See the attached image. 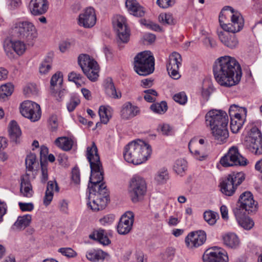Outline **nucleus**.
Returning a JSON list of instances; mask_svg holds the SVG:
<instances>
[{
  "label": "nucleus",
  "mask_w": 262,
  "mask_h": 262,
  "mask_svg": "<svg viewBox=\"0 0 262 262\" xmlns=\"http://www.w3.org/2000/svg\"><path fill=\"white\" fill-rule=\"evenodd\" d=\"M219 22L225 32H219L218 36L221 42L226 47L233 49L237 47L238 40L234 34L243 27L244 20L242 16L230 6L225 7L219 16Z\"/></svg>",
  "instance_id": "f257e3e1"
},
{
  "label": "nucleus",
  "mask_w": 262,
  "mask_h": 262,
  "mask_svg": "<svg viewBox=\"0 0 262 262\" xmlns=\"http://www.w3.org/2000/svg\"><path fill=\"white\" fill-rule=\"evenodd\" d=\"M213 74L219 84L230 87L239 83L242 71L240 64L234 58L225 56L219 58L215 62Z\"/></svg>",
  "instance_id": "f03ea898"
},
{
  "label": "nucleus",
  "mask_w": 262,
  "mask_h": 262,
  "mask_svg": "<svg viewBox=\"0 0 262 262\" xmlns=\"http://www.w3.org/2000/svg\"><path fill=\"white\" fill-rule=\"evenodd\" d=\"M151 153L152 148L149 144L142 140L137 139L126 145L123 155L127 162L139 165L146 161Z\"/></svg>",
  "instance_id": "7ed1b4c3"
},
{
  "label": "nucleus",
  "mask_w": 262,
  "mask_h": 262,
  "mask_svg": "<svg viewBox=\"0 0 262 262\" xmlns=\"http://www.w3.org/2000/svg\"><path fill=\"white\" fill-rule=\"evenodd\" d=\"M86 157L90 163L91 174L90 178V184H89V189L93 186H101L105 185L104 183H100L103 180V170L102 164L100 160L98 149L95 142H93L91 147L86 148Z\"/></svg>",
  "instance_id": "20e7f679"
},
{
  "label": "nucleus",
  "mask_w": 262,
  "mask_h": 262,
  "mask_svg": "<svg viewBox=\"0 0 262 262\" xmlns=\"http://www.w3.org/2000/svg\"><path fill=\"white\" fill-rule=\"evenodd\" d=\"M88 205L92 210L97 211L106 206L109 199V191L105 185L92 187L89 189Z\"/></svg>",
  "instance_id": "39448f33"
},
{
  "label": "nucleus",
  "mask_w": 262,
  "mask_h": 262,
  "mask_svg": "<svg viewBox=\"0 0 262 262\" xmlns=\"http://www.w3.org/2000/svg\"><path fill=\"white\" fill-rule=\"evenodd\" d=\"M206 125L212 131H228V117L221 110L212 109L205 115Z\"/></svg>",
  "instance_id": "423d86ee"
},
{
  "label": "nucleus",
  "mask_w": 262,
  "mask_h": 262,
  "mask_svg": "<svg viewBox=\"0 0 262 262\" xmlns=\"http://www.w3.org/2000/svg\"><path fill=\"white\" fill-rule=\"evenodd\" d=\"M134 68L139 75L147 76L154 71L155 59L151 53L145 51L138 53L134 58Z\"/></svg>",
  "instance_id": "0eeeda50"
},
{
  "label": "nucleus",
  "mask_w": 262,
  "mask_h": 262,
  "mask_svg": "<svg viewBox=\"0 0 262 262\" xmlns=\"http://www.w3.org/2000/svg\"><path fill=\"white\" fill-rule=\"evenodd\" d=\"M12 31L14 35L26 41H31L37 36L35 26L28 21L15 22L12 27Z\"/></svg>",
  "instance_id": "6e6552de"
},
{
  "label": "nucleus",
  "mask_w": 262,
  "mask_h": 262,
  "mask_svg": "<svg viewBox=\"0 0 262 262\" xmlns=\"http://www.w3.org/2000/svg\"><path fill=\"white\" fill-rule=\"evenodd\" d=\"M128 192L132 201L137 203L141 200L146 192L145 180L138 176L133 177L129 184Z\"/></svg>",
  "instance_id": "1a4fd4ad"
},
{
  "label": "nucleus",
  "mask_w": 262,
  "mask_h": 262,
  "mask_svg": "<svg viewBox=\"0 0 262 262\" xmlns=\"http://www.w3.org/2000/svg\"><path fill=\"white\" fill-rule=\"evenodd\" d=\"M220 163L224 167H229L237 165L245 166L247 165L248 161L239 154L237 147L232 146L221 158Z\"/></svg>",
  "instance_id": "9d476101"
},
{
  "label": "nucleus",
  "mask_w": 262,
  "mask_h": 262,
  "mask_svg": "<svg viewBox=\"0 0 262 262\" xmlns=\"http://www.w3.org/2000/svg\"><path fill=\"white\" fill-rule=\"evenodd\" d=\"M20 112L23 116L32 122L39 120L41 115L40 105L30 100L25 101L21 104Z\"/></svg>",
  "instance_id": "9b49d317"
},
{
  "label": "nucleus",
  "mask_w": 262,
  "mask_h": 262,
  "mask_svg": "<svg viewBox=\"0 0 262 262\" xmlns=\"http://www.w3.org/2000/svg\"><path fill=\"white\" fill-rule=\"evenodd\" d=\"M113 24L117 32L118 43H127L129 39L130 33L125 17L121 15L117 16L114 18Z\"/></svg>",
  "instance_id": "f8f14e48"
},
{
  "label": "nucleus",
  "mask_w": 262,
  "mask_h": 262,
  "mask_svg": "<svg viewBox=\"0 0 262 262\" xmlns=\"http://www.w3.org/2000/svg\"><path fill=\"white\" fill-rule=\"evenodd\" d=\"M204 262H228L227 253L221 248L207 249L203 255Z\"/></svg>",
  "instance_id": "ddd939ff"
},
{
  "label": "nucleus",
  "mask_w": 262,
  "mask_h": 262,
  "mask_svg": "<svg viewBox=\"0 0 262 262\" xmlns=\"http://www.w3.org/2000/svg\"><path fill=\"white\" fill-rule=\"evenodd\" d=\"M182 61L181 55L177 52H173L169 57L167 70L169 75L173 79H178L181 77L179 69Z\"/></svg>",
  "instance_id": "4468645a"
},
{
  "label": "nucleus",
  "mask_w": 262,
  "mask_h": 262,
  "mask_svg": "<svg viewBox=\"0 0 262 262\" xmlns=\"http://www.w3.org/2000/svg\"><path fill=\"white\" fill-rule=\"evenodd\" d=\"M245 141L249 143L250 150L255 155L262 154V135L261 132H249Z\"/></svg>",
  "instance_id": "2eb2a0df"
},
{
  "label": "nucleus",
  "mask_w": 262,
  "mask_h": 262,
  "mask_svg": "<svg viewBox=\"0 0 262 262\" xmlns=\"http://www.w3.org/2000/svg\"><path fill=\"white\" fill-rule=\"evenodd\" d=\"M237 202L244 206L249 214L255 213L258 210V203L254 200L253 194L250 191L242 193Z\"/></svg>",
  "instance_id": "dca6fc26"
},
{
  "label": "nucleus",
  "mask_w": 262,
  "mask_h": 262,
  "mask_svg": "<svg viewBox=\"0 0 262 262\" xmlns=\"http://www.w3.org/2000/svg\"><path fill=\"white\" fill-rule=\"evenodd\" d=\"M134 221V215L132 211H127L121 217L117 226L120 234H126L131 230Z\"/></svg>",
  "instance_id": "f3484780"
},
{
  "label": "nucleus",
  "mask_w": 262,
  "mask_h": 262,
  "mask_svg": "<svg viewBox=\"0 0 262 262\" xmlns=\"http://www.w3.org/2000/svg\"><path fill=\"white\" fill-rule=\"evenodd\" d=\"M206 234L205 231L199 230L193 231L188 234L185 238L186 246L190 248L198 247L205 242Z\"/></svg>",
  "instance_id": "a211bd4d"
},
{
  "label": "nucleus",
  "mask_w": 262,
  "mask_h": 262,
  "mask_svg": "<svg viewBox=\"0 0 262 262\" xmlns=\"http://www.w3.org/2000/svg\"><path fill=\"white\" fill-rule=\"evenodd\" d=\"M79 25L86 28L93 27L96 22V16L94 9L87 8L79 16Z\"/></svg>",
  "instance_id": "6ab92c4d"
},
{
  "label": "nucleus",
  "mask_w": 262,
  "mask_h": 262,
  "mask_svg": "<svg viewBox=\"0 0 262 262\" xmlns=\"http://www.w3.org/2000/svg\"><path fill=\"white\" fill-rule=\"evenodd\" d=\"M88 78L92 81H95L99 76V68L97 62L93 58L91 62H88L85 69H81Z\"/></svg>",
  "instance_id": "aec40b11"
},
{
  "label": "nucleus",
  "mask_w": 262,
  "mask_h": 262,
  "mask_svg": "<svg viewBox=\"0 0 262 262\" xmlns=\"http://www.w3.org/2000/svg\"><path fill=\"white\" fill-rule=\"evenodd\" d=\"M88 78L92 81H95L99 76V68L97 62L93 58L91 62H88L85 69H81Z\"/></svg>",
  "instance_id": "412c9836"
},
{
  "label": "nucleus",
  "mask_w": 262,
  "mask_h": 262,
  "mask_svg": "<svg viewBox=\"0 0 262 262\" xmlns=\"http://www.w3.org/2000/svg\"><path fill=\"white\" fill-rule=\"evenodd\" d=\"M30 10L34 15H39L45 13L48 9L47 0H31L29 4Z\"/></svg>",
  "instance_id": "4be33fe9"
},
{
  "label": "nucleus",
  "mask_w": 262,
  "mask_h": 262,
  "mask_svg": "<svg viewBox=\"0 0 262 262\" xmlns=\"http://www.w3.org/2000/svg\"><path fill=\"white\" fill-rule=\"evenodd\" d=\"M9 46L19 56L23 55L26 50V46L24 41L21 40L10 41L9 45H4L5 52L10 58L13 57V53L10 50Z\"/></svg>",
  "instance_id": "5701e85b"
},
{
  "label": "nucleus",
  "mask_w": 262,
  "mask_h": 262,
  "mask_svg": "<svg viewBox=\"0 0 262 262\" xmlns=\"http://www.w3.org/2000/svg\"><path fill=\"white\" fill-rule=\"evenodd\" d=\"M140 113V109L137 106L132 105L129 102L125 103L121 111V116L124 120H129Z\"/></svg>",
  "instance_id": "b1692460"
},
{
  "label": "nucleus",
  "mask_w": 262,
  "mask_h": 262,
  "mask_svg": "<svg viewBox=\"0 0 262 262\" xmlns=\"http://www.w3.org/2000/svg\"><path fill=\"white\" fill-rule=\"evenodd\" d=\"M220 186L221 192L227 196L232 195L237 188L233 183V179H230L227 176L222 179Z\"/></svg>",
  "instance_id": "393cba45"
},
{
  "label": "nucleus",
  "mask_w": 262,
  "mask_h": 262,
  "mask_svg": "<svg viewBox=\"0 0 262 262\" xmlns=\"http://www.w3.org/2000/svg\"><path fill=\"white\" fill-rule=\"evenodd\" d=\"M125 6L128 12L137 17H142L145 14L144 8L136 0H126Z\"/></svg>",
  "instance_id": "a878e982"
},
{
  "label": "nucleus",
  "mask_w": 262,
  "mask_h": 262,
  "mask_svg": "<svg viewBox=\"0 0 262 262\" xmlns=\"http://www.w3.org/2000/svg\"><path fill=\"white\" fill-rule=\"evenodd\" d=\"M29 174L27 173L21 178L20 192L25 197L31 198L33 195L32 186L31 184Z\"/></svg>",
  "instance_id": "bb28decb"
},
{
  "label": "nucleus",
  "mask_w": 262,
  "mask_h": 262,
  "mask_svg": "<svg viewBox=\"0 0 262 262\" xmlns=\"http://www.w3.org/2000/svg\"><path fill=\"white\" fill-rule=\"evenodd\" d=\"M54 190L56 192H58L59 188L56 181H49L48 182L47 189L45 192V195L43 198V204L47 206L52 201Z\"/></svg>",
  "instance_id": "cd10ccee"
},
{
  "label": "nucleus",
  "mask_w": 262,
  "mask_h": 262,
  "mask_svg": "<svg viewBox=\"0 0 262 262\" xmlns=\"http://www.w3.org/2000/svg\"><path fill=\"white\" fill-rule=\"evenodd\" d=\"M224 245L228 248L236 249L240 244V241L237 235L232 232L225 234L222 237Z\"/></svg>",
  "instance_id": "c85d7f7f"
},
{
  "label": "nucleus",
  "mask_w": 262,
  "mask_h": 262,
  "mask_svg": "<svg viewBox=\"0 0 262 262\" xmlns=\"http://www.w3.org/2000/svg\"><path fill=\"white\" fill-rule=\"evenodd\" d=\"M104 87L105 93L110 97L113 98H119L121 97L120 92H117L113 80L110 77H107L104 81Z\"/></svg>",
  "instance_id": "c756f323"
},
{
  "label": "nucleus",
  "mask_w": 262,
  "mask_h": 262,
  "mask_svg": "<svg viewBox=\"0 0 262 262\" xmlns=\"http://www.w3.org/2000/svg\"><path fill=\"white\" fill-rule=\"evenodd\" d=\"M197 143V138L192 139L188 144L189 151L196 159L200 161L204 160L207 157V155L200 151V149L196 146Z\"/></svg>",
  "instance_id": "7c9ffc66"
},
{
  "label": "nucleus",
  "mask_w": 262,
  "mask_h": 262,
  "mask_svg": "<svg viewBox=\"0 0 262 262\" xmlns=\"http://www.w3.org/2000/svg\"><path fill=\"white\" fill-rule=\"evenodd\" d=\"M89 238L97 241L103 245H108L111 243L110 240L107 236L105 234L104 230L103 229L94 231L92 234H90Z\"/></svg>",
  "instance_id": "2f4dec72"
},
{
  "label": "nucleus",
  "mask_w": 262,
  "mask_h": 262,
  "mask_svg": "<svg viewBox=\"0 0 262 262\" xmlns=\"http://www.w3.org/2000/svg\"><path fill=\"white\" fill-rule=\"evenodd\" d=\"M230 117L231 131H239L245 122V118L239 113H234V116Z\"/></svg>",
  "instance_id": "473e14b6"
},
{
  "label": "nucleus",
  "mask_w": 262,
  "mask_h": 262,
  "mask_svg": "<svg viewBox=\"0 0 262 262\" xmlns=\"http://www.w3.org/2000/svg\"><path fill=\"white\" fill-rule=\"evenodd\" d=\"M99 115L101 122H97L96 124V127H98L101 123L106 124L111 118V112L110 108L104 106H100L99 109Z\"/></svg>",
  "instance_id": "72a5a7b5"
},
{
  "label": "nucleus",
  "mask_w": 262,
  "mask_h": 262,
  "mask_svg": "<svg viewBox=\"0 0 262 262\" xmlns=\"http://www.w3.org/2000/svg\"><path fill=\"white\" fill-rule=\"evenodd\" d=\"M105 255V253L102 250H92L87 252L86 256L89 260L95 262L104 259Z\"/></svg>",
  "instance_id": "f704fd0d"
},
{
  "label": "nucleus",
  "mask_w": 262,
  "mask_h": 262,
  "mask_svg": "<svg viewBox=\"0 0 262 262\" xmlns=\"http://www.w3.org/2000/svg\"><path fill=\"white\" fill-rule=\"evenodd\" d=\"M187 169V162L184 159H177L173 165V170L178 174L183 176Z\"/></svg>",
  "instance_id": "c9c22d12"
},
{
  "label": "nucleus",
  "mask_w": 262,
  "mask_h": 262,
  "mask_svg": "<svg viewBox=\"0 0 262 262\" xmlns=\"http://www.w3.org/2000/svg\"><path fill=\"white\" fill-rule=\"evenodd\" d=\"M53 54L49 53L46 57L39 66V72L40 74H46L51 69Z\"/></svg>",
  "instance_id": "e433bc0d"
},
{
  "label": "nucleus",
  "mask_w": 262,
  "mask_h": 262,
  "mask_svg": "<svg viewBox=\"0 0 262 262\" xmlns=\"http://www.w3.org/2000/svg\"><path fill=\"white\" fill-rule=\"evenodd\" d=\"M31 215L29 214L19 216L13 225V227L18 229L25 228L29 225L31 221Z\"/></svg>",
  "instance_id": "4c0bfd02"
},
{
  "label": "nucleus",
  "mask_w": 262,
  "mask_h": 262,
  "mask_svg": "<svg viewBox=\"0 0 262 262\" xmlns=\"http://www.w3.org/2000/svg\"><path fill=\"white\" fill-rule=\"evenodd\" d=\"M13 86L10 83L2 85L0 87V100L4 101L6 98L12 94Z\"/></svg>",
  "instance_id": "58836bf2"
},
{
  "label": "nucleus",
  "mask_w": 262,
  "mask_h": 262,
  "mask_svg": "<svg viewBox=\"0 0 262 262\" xmlns=\"http://www.w3.org/2000/svg\"><path fill=\"white\" fill-rule=\"evenodd\" d=\"M169 179L167 169L165 168L160 169L155 176V180L159 184H164Z\"/></svg>",
  "instance_id": "ea45409f"
},
{
  "label": "nucleus",
  "mask_w": 262,
  "mask_h": 262,
  "mask_svg": "<svg viewBox=\"0 0 262 262\" xmlns=\"http://www.w3.org/2000/svg\"><path fill=\"white\" fill-rule=\"evenodd\" d=\"M55 143L56 145L64 150H69L72 148L71 141L66 137H59L56 139Z\"/></svg>",
  "instance_id": "a19ab883"
},
{
  "label": "nucleus",
  "mask_w": 262,
  "mask_h": 262,
  "mask_svg": "<svg viewBox=\"0 0 262 262\" xmlns=\"http://www.w3.org/2000/svg\"><path fill=\"white\" fill-rule=\"evenodd\" d=\"M150 109L154 113L160 114H164L167 110V103L163 101L160 103H154L151 105Z\"/></svg>",
  "instance_id": "79ce46f5"
},
{
  "label": "nucleus",
  "mask_w": 262,
  "mask_h": 262,
  "mask_svg": "<svg viewBox=\"0 0 262 262\" xmlns=\"http://www.w3.org/2000/svg\"><path fill=\"white\" fill-rule=\"evenodd\" d=\"M227 176L230 179H233V183L237 187L239 185L245 180V174L242 172H233Z\"/></svg>",
  "instance_id": "37998d69"
},
{
  "label": "nucleus",
  "mask_w": 262,
  "mask_h": 262,
  "mask_svg": "<svg viewBox=\"0 0 262 262\" xmlns=\"http://www.w3.org/2000/svg\"><path fill=\"white\" fill-rule=\"evenodd\" d=\"M160 23L163 25H173L176 24V20L170 13H161L159 16Z\"/></svg>",
  "instance_id": "c03bdc74"
},
{
  "label": "nucleus",
  "mask_w": 262,
  "mask_h": 262,
  "mask_svg": "<svg viewBox=\"0 0 262 262\" xmlns=\"http://www.w3.org/2000/svg\"><path fill=\"white\" fill-rule=\"evenodd\" d=\"M219 215L214 211L209 210L204 213V219L205 221L210 225H213L216 222Z\"/></svg>",
  "instance_id": "a18cd8bd"
},
{
  "label": "nucleus",
  "mask_w": 262,
  "mask_h": 262,
  "mask_svg": "<svg viewBox=\"0 0 262 262\" xmlns=\"http://www.w3.org/2000/svg\"><path fill=\"white\" fill-rule=\"evenodd\" d=\"M237 221L242 227L247 230L252 229L254 225V221L251 218L246 216L237 220Z\"/></svg>",
  "instance_id": "49530a36"
},
{
  "label": "nucleus",
  "mask_w": 262,
  "mask_h": 262,
  "mask_svg": "<svg viewBox=\"0 0 262 262\" xmlns=\"http://www.w3.org/2000/svg\"><path fill=\"white\" fill-rule=\"evenodd\" d=\"M234 215L236 217V220L242 219L246 216V212H248V210H246L244 206L241 205V204L237 203L236 207L233 210Z\"/></svg>",
  "instance_id": "de8ad7c7"
},
{
  "label": "nucleus",
  "mask_w": 262,
  "mask_h": 262,
  "mask_svg": "<svg viewBox=\"0 0 262 262\" xmlns=\"http://www.w3.org/2000/svg\"><path fill=\"white\" fill-rule=\"evenodd\" d=\"M36 155L34 154L31 153L27 156L26 166L28 171H32L34 169L33 165L36 163Z\"/></svg>",
  "instance_id": "09e8293b"
},
{
  "label": "nucleus",
  "mask_w": 262,
  "mask_h": 262,
  "mask_svg": "<svg viewBox=\"0 0 262 262\" xmlns=\"http://www.w3.org/2000/svg\"><path fill=\"white\" fill-rule=\"evenodd\" d=\"M217 143L225 142L229 137L228 132H211Z\"/></svg>",
  "instance_id": "8fccbe9b"
},
{
  "label": "nucleus",
  "mask_w": 262,
  "mask_h": 262,
  "mask_svg": "<svg viewBox=\"0 0 262 262\" xmlns=\"http://www.w3.org/2000/svg\"><path fill=\"white\" fill-rule=\"evenodd\" d=\"M48 127L53 130H57L59 125L58 118L56 115L51 116L48 120Z\"/></svg>",
  "instance_id": "3c124183"
},
{
  "label": "nucleus",
  "mask_w": 262,
  "mask_h": 262,
  "mask_svg": "<svg viewBox=\"0 0 262 262\" xmlns=\"http://www.w3.org/2000/svg\"><path fill=\"white\" fill-rule=\"evenodd\" d=\"M173 100L180 103V104H185L187 101V97L184 92H179L177 94H176L173 96Z\"/></svg>",
  "instance_id": "603ef678"
},
{
  "label": "nucleus",
  "mask_w": 262,
  "mask_h": 262,
  "mask_svg": "<svg viewBox=\"0 0 262 262\" xmlns=\"http://www.w3.org/2000/svg\"><path fill=\"white\" fill-rule=\"evenodd\" d=\"M91 57L87 54H81L79 56L78 61V64L81 69H85L86 64L88 62H91Z\"/></svg>",
  "instance_id": "864d4df0"
},
{
  "label": "nucleus",
  "mask_w": 262,
  "mask_h": 262,
  "mask_svg": "<svg viewBox=\"0 0 262 262\" xmlns=\"http://www.w3.org/2000/svg\"><path fill=\"white\" fill-rule=\"evenodd\" d=\"M58 252L69 258L74 257L77 255L76 252L70 248H61Z\"/></svg>",
  "instance_id": "5fc2aeb1"
},
{
  "label": "nucleus",
  "mask_w": 262,
  "mask_h": 262,
  "mask_svg": "<svg viewBox=\"0 0 262 262\" xmlns=\"http://www.w3.org/2000/svg\"><path fill=\"white\" fill-rule=\"evenodd\" d=\"M71 179L75 184H79L80 181V174L79 169L75 167L72 170Z\"/></svg>",
  "instance_id": "6e6d98bb"
},
{
  "label": "nucleus",
  "mask_w": 262,
  "mask_h": 262,
  "mask_svg": "<svg viewBox=\"0 0 262 262\" xmlns=\"http://www.w3.org/2000/svg\"><path fill=\"white\" fill-rule=\"evenodd\" d=\"M58 81H59V84H61L62 82V75L61 72H57L53 75L50 81L51 86H54L57 84Z\"/></svg>",
  "instance_id": "4d7b16f0"
},
{
  "label": "nucleus",
  "mask_w": 262,
  "mask_h": 262,
  "mask_svg": "<svg viewBox=\"0 0 262 262\" xmlns=\"http://www.w3.org/2000/svg\"><path fill=\"white\" fill-rule=\"evenodd\" d=\"M80 100L77 98H72L67 104V108L70 112L73 111L76 107L79 104Z\"/></svg>",
  "instance_id": "13d9d810"
},
{
  "label": "nucleus",
  "mask_w": 262,
  "mask_h": 262,
  "mask_svg": "<svg viewBox=\"0 0 262 262\" xmlns=\"http://www.w3.org/2000/svg\"><path fill=\"white\" fill-rule=\"evenodd\" d=\"M18 205L20 207V209L23 211H31L34 208V205L31 203H25L19 202L18 203Z\"/></svg>",
  "instance_id": "bf43d9fd"
},
{
  "label": "nucleus",
  "mask_w": 262,
  "mask_h": 262,
  "mask_svg": "<svg viewBox=\"0 0 262 262\" xmlns=\"http://www.w3.org/2000/svg\"><path fill=\"white\" fill-rule=\"evenodd\" d=\"M41 182L45 183L48 180V170L46 165L43 162H41Z\"/></svg>",
  "instance_id": "052dcab7"
},
{
  "label": "nucleus",
  "mask_w": 262,
  "mask_h": 262,
  "mask_svg": "<svg viewBox=\"0 0 262 262\" xmlns=\"http://www.w3.org/2000/svg\"><path fill=\"white\" fill-rule=\"evenodd\" d=\"M157 4L162 8H167L171 6L173 3L172 0H157Z\"/></svg>",
  "instance_id": "680f3d73"
},
{
  "label": "nucleus",
  "mask_w": 262,
  "mask_h": 262,
  "mask_svg": "<svg viewBox=\"0 0 262 262\" xmlns=\"http://www.w3.org/2000/svg\"><path fill=\"white\" fill-rule=\"evenodd\" d=\"M82 78V76L80 74L74 72H71L68 76L69 80L73 82H75L79 80H81Z\"/></svg>",
  "instance_id": "e2e57ef3"
},
{
  "label": "nucleus",
  "mask_w": 262,
  "mask_h": 262,
  "mask_svg": "<svg viewBox=\"0 0 262 262\" xmlns=\"http://www.w3.org/2000/svg\"><path fill=\"white\" fill-rule=\"evenodd\" d=\"M8 131H21V129L17 122L15 120H11L8 125Z\"/></svg>",
  "instance_id": "0e129e2a"
},
{
  "label": "nucleus",
  "mask_w": 262,
  "mask_h": 262,
  "mask_svg": "<svg viewBox=\"0 0 262 262\" xmlns=\"http://www.w3.org/2000/svg\"><path fill=\"white\" fill-rule=\"evenodd\" d=\"M114 220V215L113 214H109L108 215L105 216L102 219L100 220V223L102 225H105V224H110L112 223Z\"/></svg>",
  "instance_id": "69168bd1"
},
{
  "label": "nucleus",
  "mask_w": 262,
  "mask_h": 262,
  "mask_svg": "<svg viewBox=\"0 0 262 262\" xmlns=\"http://www.w3.org/2000/svg\"><path fill=\"white\" fill-rule=\"evenodd\" d=\"M172 129H173V127L168 123L160 124L157 128L158 131H171Z\"/></svg>",
  "instance_id": "338daca9"
},
{
  "label": "nucleus",
  "mask_w": 262,
  "mask_h": 262,
  "mask_svg": "<svg viewBox=\"0 0 262 262\" xmlns=\"http://www.w3.org/2000/svg\"><path fill=\"white\" fill-rule=\"evenodd\" d=\"M49 152L48 148L45 146H41L40 147V163H41V162L42 161V159L44 158L46 159L47 155H48Z\"/></svg>",
  "instance_id": "774afa93"
}]
</instances>
